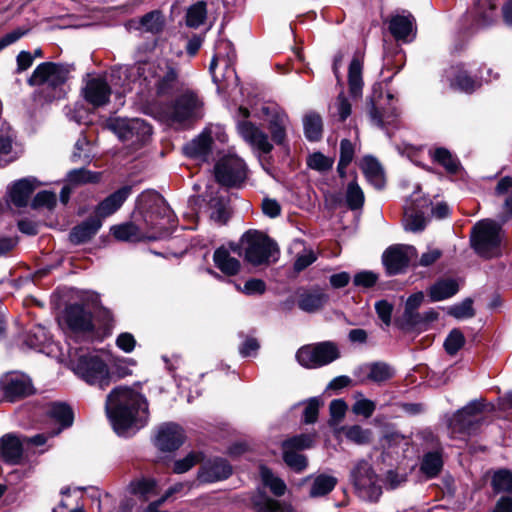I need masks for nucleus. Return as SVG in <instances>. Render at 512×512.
I'll return each instance as SVG.
<instances>
[{"label":"nucleus","mask_w":512,"mask_h":512,"mask_svg":"<svg viewBox=\"0 0 512 512\" xmlns=\"http://www.w3.org/2000/svg\"><path fill=\"white\" fill-rule=\"evenodd\" d=\"M138 208L142 215L145 233L134 223L127 222L110 228L111 234L119 241L138 242L144 239L156 240L167 233L174 222V214L165 199L156 191L143 192L138 199Z\"/></svg>","instance_id":"f257e3e1"},{"label":"nucleus","mask_w":512,"mask_h":512,"mask_svg":"<svg viewBox=\"0 0 512 512\" xmlns=\"http://www.w3.org/2000/svg\"><path fill=\"white\" fill-rule=\"evenodd\" d=\"M107 416L114 431L127 436L148 423V402L144 395L125 386L114 388L105 403Z\"/></svg>","instance_id":"f03ea898"},{"label":"nucleus","mask_w":512,"mask_h":512,"mask_svg":"<svg viewBox=\"0 0 512 512\" xmlns=\"http://www.w3.org/2000/svg\"><path fill=\"white\" fill-rule=\"evenodd\" d=\"M113 74L119 78L122 76L128 80L123 83L125 89H133L130 86V79L133 85L143 89H155L158 96L169 95L175 88L178 80L177 69L169 62L155 64H137L131 67H120Z\"/></svg>","instance_id":"7ed1b4c3"},{"label":"nucleus","mask_w":512,"mask_h":512,"mask_svg":"<svg viewBox=\"0 0 512 512\" xmlns=\"http://www.w3.org/2000/svg\"><path fill=\"white\" fill-rule=\"evenodd\" d=\"M68 74L69 69L65 65L44 62L34 69L27 82L30 86L38 87L37 96L44 102L50 103L64 97V84Z\"/></svg>","instance_id":"20e7f679"},{"label":"nucleus","mask_w":512,"mask_h":512,"mask_svg":"<svg viewBox=\"0 0 512 512\" xmlns=\"http://www.w3.org/2000/svg\"><path fill=\"white\" fill-rule=\"evenodd\" d=\"M69 358L72 370L89 385L105 389L111 376L106 363L95 352L72 347L69 344Z\"/></svg>","instance_id":"39448f33"},{"label":"nucleus","mask_w":512,"mask_h":512,"mask_svg":"<svg viewBox=\"0 0 512 512\" xmlns=\"http://www.w3.org/2000/svg\"><path fill=\"white\" fill-rule=\"evenodd\" d=\"M203 103L192 91H185L173 103L159 107V116L169 124H182L202 117Z\"/></svg>","instance_id":"423d86ee"},{"label":"nucleus","mask_w":512,"mask_h":512,"mask_svg":"<svg viewBox=\"0 0 512 512\" xmlns=\"http://www.w3.org/2000/svg\"><path fill=\"white\" fill-rule=\"evenodd\" d=\"M236 55L230 42L221 40L216 45L209 70L213 81L223 87L237 86L239 79L233 67Z\"/></svg>","instance_id":"0eeeda50"},{"label":"nucleus","mask_w":512,"mask_h":512,"mask_svg":"<svg viewBox=\"0 0 512 512\" xmlns=\"http://www.w3.org/2000/svg\"><path fill=\"white\" fill-rule=\"evenodd\" d=\"M106 127L112 131L119 140L132 148L143 145L151 136V127L142 119L110 118Z\"/></svg>","instance_id":"6e6552de"},{"label":"nucleus","mask_w":512,"mask_h":512,"mask_svg":"<svg viewBox=\"0 0 512 512\" xmlns=\"http://www.w3.org/2000/svg\"><path fill=\"white\" fill-rule=\"evenodd\" d=\"M500 230V226L490 219L479 221L473 227L471 242L477 254L485 258L499 254Z\"/></svg>","instance_id":"1a4fd4ad"},{"label":"nucleus","mask_w":512,"mask_h":512,"mask_svg":"<svg viewBox=\"0 0 512 512\" xmlns=\"http://www.w3.org/2000/svg\"><path fill=\"white\" fill-rule=\"evenodd\" d=\"M351 480L358 496L369 502H376L382 494L380 479L366 461L358 462L351 471Z\"/></svg>","instance_id":"9d476101"},{"label":"nucleus","mask_w":512,"mask_h":512,"mask_svg":"<svg viewBox=\"0 0 512 512\" xmlns=\"http://www.w3.org/2000/svg\"><path fill=\"white\" fill-rule=\"evenodd\" d=\"M242 241L245 244V258L253 265L269 262L278 252L276 244L261 232H248Z\"/></svg>","instance_id":"9b49d317"},{"label":"nucleus","mask_w":512,"mask_h":512,"mask_svg":"<svg viewBox=\"0 0 512 512\" xmlns=\"http://www.w3.org/2000/svg\"><path fill=\"white\" fill-rule=\"evenodd\" d=\"M338 357V348L332 342L305 345L296 353L298 363L305 368L321 367L333 362Z\"/></svg>","instance_id":"f8f14e48"},{"label":"nucleus","mask_w":512,"mask_h":512,"mask_svg":"<svg viewBox=\"0 0 512 512\" xmlns=\"http://www.w3.org/2000/svg\"><path fill=\"white\" fill-rule=\"evenodd\" d=\"M217 182L232 187L241 184L247 177L245 162L237 155H225L214 167Z\"/></svg>","instance_id":"ddd939ff"},{"label":"nucleus","mask_w":512,"mask_h":512,"mask_svg":"<svg viewBox=\"0 0 512 512\" xmlns=\"http://www.w3.org/2000/svg\"><path fill=\"white\" fill-rule=\"evenodd\" d=\"M258 117L267 123L272 141L277 145H283L291 127L287 113L276 105H263Z\"/></svg>","instance_id":"4468645a"},{"label":"nucleus","mask_w":512,"mask_h":512,"mask_svg":"<svg viewBox=\"0 0 512 512\" xmlns=\"http://www.w3.org/2000/svg\"><path fill=\"white\" fill-rule=\"evenodd\" d=\"M239 114L244 118V120L238 121L237 123L239 135L254 150L264 154L270 153L273 149V145L270 143L268 135L255 124L246 120L249 117V110L247 108L240 107Z\"/></svg>","instance_id":"2eb2a0df"},{"label":"nucleus","mask_w":512,"mask_h":512,"mask_svg":"<svg viewBox=\"0 0 512 512\" xmlns=\"http://www.w3.org/2000/svg\"><path fill=\"white\" fill-rule=\"evenodd\" d=\"M417 251L411 245H393L385 250L382 261L389 275L403 272L416 257Z\"/></svg>","instance_id":"dca6fc26"},{"label":"nucleus","mask_w":512,"mask_h":512,"mask_svg":"<svg viewBox=\"0 0 512 512\" xmlns=\"http://www.w3.org/2000/svg\"><path fill=\"white\" fill-rule=\"evenodd\" d=\"M483 405L480 401L474 400L462 409L458 410L449 420V429L452 437L470 435L472 433L475 415L482 411Z\"/></svg>","instance_id":"f3484780"},{"label":"nucleus","mask_w":512,"mask_h":512,"mask_svg":"<svg viewBox=\"0 0 512 512\" xmlns=\"http://www.w3.org/2000/svg\"><path fill=\"white\" fill-rule=\"evenodd\" d=\"M232 474V466L223 458L215 457L203 462L198 469L196 481L212 484L226 480Z\"/></svg>","instance_id":"a211bd4d"},{"label":"nucleus","mask_w":512,"mask_h":512,"mask_svg":"<svg viewBox=\"0 0 512 512\" xmlns=\"http://www.w3.org/2000/svg\"><path fill=\"white\" fill-rule=\"evenodd\" d=\"M0 385L5 398L11 402L33 393L31 380L24 374H7L1 379Z\"/></svg>","instance_id":"6ab92c4d"},{"label":"nucleus","mask_w":512,"mask_h":512,"mask_svg":"<svg viewBox=\"0 0 512 512\" xmlns=\"http://www.w3.org/2000/svg\"><path fill=\"white\" fill-rule=\"evenodd\" d=\"M183 429L175 423H165L158 429L155 444L162 451L177 450L184 442Z\"/></svg>","instance_id":"aec40b11"},{"label":"nucleus","mask_w":512,"mask_h":512,"mask_svg":"<svg viewBox=\"0 0 512 512\" xmlns=\"http://www.w3.org/2000/svg\"><path fill=\"white\" fill-rule=\"evenodd\" d=\"M84 99L94 107L104 106L109 102L111 88L101 77L87 79L82 90Z\"/></svg>","instance_id":"412c9836"},{"label":"nucleus","mask_w":512,"mask_h":512,"mask_svg":"<svg viewBox=\"0 0 512 512\" xmlns=\"http://www.w3.org/2000/svg\"><path fill=\"white\" fill-rule=\"evenodd\" d=\"M67 328L74 334L93 330L92 315L81 305L69 306L64 315Z\"/></svg>","instance_id":"4be33fe9"},{"label":"nucleus","mask_w":512,"mask_h":512,"mask_svg":"<svg viewBox=\"0 0 512 512\" xmlns=\"http://www.w3.org/2000/svg\"><path fill=\"white\" fill-rule=\"evenodd\" d=\"M394 374V369L384 362L365 364L355 371V375L360 378L361 382L370 380L377 384H381L391 379Z\"/></svg>","instance_id":"5701e85b"},{"label":"nucleus","mask_w":512,"mask_h":512,"mask_svg":"<svg viewBox=\"0 0 512 512\" xmlns=\"http://www.w3.org/2000/svg\"><path fill=\"white\" fill-rule=\"evenodd\" d=\"M40 182L33 177H27L14 182L8 190L10 201L17 207H24Z\"/></svg>","instance_id":"b1692460"},{"label":"nucleus","mask_w":512,"mask_h":512,"mask_svg":"<svg viewBox=\"0 0 512 512\" xmlns=\"http://www.w3.org/2000/svg\"><path fill=\"white\" fill-rule=\"evenodd\" d=\"M414 24V17L410 13L403 11L402 14H395L391 17L389 31L395 39L409 41L415 36Z\"/></svg>","instance_id":"393cba45"},{"label":"nucleus","mask_w":512,"mask_h":512,"mask_svg":"<svg viewBox=\"0 0 512 512\" xmlns=\"http://www.w3.org/2000/svg\"><path fill=\"white\" fill-rule=\"evenodd\" d=\"M451 87L460 91L471 93L480 86V83L469 76L468 71L463 65L451 67L446 72Z\"/></svg>","instance_id":"a878e982"},{"label":"nucleus","mask_w":512,"mask_h":512,"mask_svg":"<svg viewBox=\"0 0 512 512\" xmlns=\"http://www.w3.org/2000/svg\"><path fill=\"white\" fill-rule=\"evenodd\" d=\"M212 144L211 134L205 130L184 146V152L191 158L207 161L211 153Z\"/></svg>","instance_id":"bb28decb"},{"label":"nucleus","mask_w":512,"mask_h":512,"mask_svg":"<svg viewBox=\"0 0 512 512\" xmlns=\"http://www.w3.org/2000/svg\"><path fill=\"white\" fill-rule=\"evenodd\" d=\"M131 193V187L125 186L105 198L96 208L99 219L110 216L116 212Z\"/></svg>","instance_id":"cd10ccee"},{"label":"nucleus","mask_w":512,"mask_h":512,"mask_svg":"<svg viewBox=\"0 0 512 512\" xmlns=\"http://www.w3.org/2000/svg\"><path fill=\"white\" fill-rule=\"evenodd\" d=\"M306 481H311L309 489V496L311 498L323 497L329 494L338 482L336 477L328 474L310 475L306 477L302 483Z\"/></svg>","instance_id":"c85d7f7f"},{"label":"nucleus","mask_w":512,"mask_h":512,"mask_svg":"<svg viewBox=\"0 0 512 512\" xmlns=\"http://www.w3.org/2000/svg\"><path fill=\"white\" fill-rule=\"evenodd\" d=\"M328 301V296L320 289L302 292L298 297V307L307 313L319 311Z\"/></svg>","instance_id":"c756f323"},{"label":"nucleus","mask_w":512,"mask_h":512,"mask_svg":"<svg viewBox=\"0 0 512 512\" xmlns=\"http://www.w3.org/2000/svg\"><path fill=\"white\" fill-rule=\"evenodd\" d=\"M215 266L225 275L234 276L241 268L240 261L231 255V252L224 246L219 247L213 254Z\"/></svg>","instance_id":"7c9ffc66"},{"label":"nucleus","mask_w":512,"mask_h":512,"mask_svg":"<svg viewBox=\"0 0 512 512\" xmlns=\"http://www.w3.org/2000/svg\"><path fill=\"white\" fill-rule=\"evenodd\" d=\"M102 226V220L98 217H91L74 227L70 233V241L74 244H81L90 240Z\"/></svg>","instance_id":"2f4dec72"},{"label":"nucleus","mask_w":512,"mask_h":512,"mask_svg":"<svg viewBox=\"0 0 512 512\" xmlns=\"http://www.w3.org/2000/svg\"><path fill=\"white\" fill-rule=\"evenodd\" d=\"M1 453L4 460L10 464H18L21 461L22 443L16 436L5 435L0 440Z\"/></svg>","instance_id":"473e14b6"},{"label":"nucleus","mask_w":512,"mask_h":512,"mask_svg":"<svg viewBox=\"0 0 512 512\" xmlns=\"http://www.w3.org/2000/svg\"><path fill=\"white\" fill-rule=\"evenodd\" d=\"M362 170L368 180L376 189L385 186V177L380 163L373 157H365L362 161Z\"/></svg>","instance_id":"72a5a7b5"},{"label":"nucleus","mask_w":512,"mask_h":512,"mask_svg":"<svg viewBox=\"0 0 512 512\" xmlns=\"http://www.w3.org/2000/svg\"><path fill=\"white\" fill-rule=\"evenodd\" d=\"M424 299L422 292H417L408 297L405 303V311L403 314V321L407 326L420 325L421 314L416 310L421 305Z\"/></svg>","instance_id":"f704fd0d"},{"label":"nucleus","mask_w":512,"mask_h":512,"mask_svg":"<svg viewBox=\"0 0 512 512\" xmlns=\"http://www.w3.org/2000/svg\"><path fill=\"white\" fill-rule=\"evenodd\" d=\"M458 291V284L455 280L444 279L436 282L430 287L429 296L432 301H442L452 297Z\"/></svg>","instance_id":"c9c22d12"},{"label":"nucleus","mask_w":512,"mask_h":512,"mask_svg":"<svg viewBox=\"0 0 512 512\" xmlns=\"http://www.w3.org/2000/svg\"><path fill=\"white\" fill-rule=\"evenodd\" d=\"M48 414L52 419H54L56 422L60 424V428H58V430L53 435L60 433L62 429L72 425V410L68 405L64 403L51 404Z\"/></svg>","instance_id":"e433bc0d"},{"label":"nucleus","mask_w":512,"mask_h":512,"mask_svg":"<svg viewBox=\"0 0 512 512\" xmlns=\"http://www.w3.org/2000/svg\"><path fill=\"white\" fill-rule=\"evenodd\" d=\"M260 477L263 485L275 495L283 496L286 493L287 486L285 482L276 476L268 467L260 466Z\"/></svg>","instance_id":"4c0bfd02"},{"label":"nucleus","mask_w":512,"mask_h":512,"mask_svg":"<svg viewBox=\"0 0 512 512\" xmlns=\"http://www.w3.org/2000/svg\"><path fill=\"white\" fill-rule=\"evenodd\" d=\"M292 249H299L294 262V270L296 272L303 271L317 259V256L312 249L303 247V242L301 240H295L292 244Z\"/></svg>","instance_id":"58836bf2"},{"label":"nucleus","mask_w":512,"mask_h":512,"mask_svg":"<svg viewBox=\"0 0 512 512\" xmlns=\"http://www.w3.org/2000/svg\"><path fill=\"white\" fill-rule=\"evenodd\" d=\"M348 82L350 93L357 97L361 94L362 81V62L359 58L354 57L349 65Z\"/></svg>","instance_id":"ea45409f"},{"label":"nucleus","mask_w":512,"mask_h":512,"mask_svg":"<svg viewBox=\"0 0 512 512\" xmlns=\"http://www.w3.org/2000/svg\"><path fill=\"white\" fill-rule=\"evenodd\" d=\"M475 14L480 26L493 22L496 16V3L494 0H478L475 4Z\"/></svg>","instance_id":"a19ab883"},{"label":"nucleus","mask_w":512,"mask_h":512,"mask_svg":"<svg viewBox=\"0 0 512 512\" xmlns=\"http://www.w3.org/2000/svg\"><path fill=\"white\" fill-rule=\"evenodd\" d=\"M207 18V5L204 1H197L186 12V24L191 28H198Z\"/></svg>","instance_id":"79ce46f5"},{"label":"nucleus","mask_w":512,"mask_h":512,"mask_svg":"<svg viewBox=\"0 0 512 512\" xmlns=\"http://www.w3.org/2000/svg\"><path fill=\"white\" fill-rule=\"evenodd\" d=\"M304 133L308 140L317 141L322 136V119L316 113H309L303 119Z\"/></svg>","instance_id":"37998d69"},{"label":"nucleus","mask_w":512,"mask_h":512,"mask_svg":"<svg viewBox=\"0 0 512 512\" xmlns=\"http://www.w3.org/2000/svg\"><path fill=\"white\" fill-rule=\"evenodd\" d=\"M253 504L259 512H293L290 506L282 505L261 493L254 497Z\"/></svg>","instance_id":"c03bdc74"},{"label":"nucleus","mask_w":512,"mask_h":512,"mask_svg":"<svg viewBox=\"0 0 512 512\" xmlns=\"http://www.w3.org/2000/svg\"><path fill=\"white\" fill-rule=\"evenodd\" d=\"M163 26L164 19L162 14L159 11H152L140 19L139 26L137 28L145 32L156 34L163 29Z\"/></svg>","instance_id":"a18cd8bd"},{"label":"nucleus","mask_w":512,"mask_h":512,"mask_svg":"<svg viewBox=\"0 0 512 512\" xmlns=\"http://www.w3.org/2000/svg\"><path fill=\"white\" fill-rule=\"evenodd\" d=\"M129 490L132 494L140 496L143 500H147L155 494L156 481L153 479L136 480L130 483Z\"/></svg>","instance_id":"49530a36"},{"label":"nucleus","mask_w":512,"mask_h":512,"mask_svg":"<svg viewBox=\"0 0 512 512\" xmlns=\"http://www.w3.org/2000/svg\"><path fill=\"white\" fill-rule=\"evenodd\" d=\"M432 157L435 162L443 166L448 172L455 173L459 167V161L450 151L445 148H437L433 151Z\"/></svg>","instance_id":"de8ad7c7"},{"label":"nucleus","mask_w":512,"mask_h":512,"mask_svg":"<svg viewBox=\"0 0 512 512\" xmlns=\"http://www.w3.org/2000/svg\"><path fill=\"white\" fill-rule=\"evenodd\" d=\"M442 466L443 461L440 453L429 452L423 457L421 470L428 477H434L440 472Z\"/></svg>","instance_id":"09e8293b"},{"label":"nucleus","mask_w":512,"mask_h":512,"mask_svg":"<svg viewBox=\"0 0 512 512\" xmlns=\"http://www.w3.org/2000/svg\"><path fill=\"white\" fill-rule=\"evenodd\" d=\"M492 487L495 492L512 491V472L507 469L496 471L492 477Z\"/></svg>","instance_id":"8fccbe9b"},{"label":"nucleus","mask_w":512,"mask_h":512,"mask_svg":"<svg viewBox=\"0 0 512 512\" xmlns=\"http://www.w3.org/2000/svg\"><path fill=\"white\" fill-rule=\"evenodd\" d=\"M364 193L356 181L348 184L346 190V203L351 210L359 209L364 204Z\"/></svg>","instance_id":"3c124183"},{"label":"nucleus","mask_w":512,"mask_h":512,"mask_svg":"<svg viewBox=\"0 0 512 512\" xmlns=\"http://www.w3.org/2000/svg\"><path fill=\"white\" fill-rule=\"evenodd\" d=\"M405 230L411 232L422 231L426 226V219L422 213L415 212L405 208V217L403 221Z\"/></svg>","instance_id":"603ef678"},{"label":"nucleus","mask_w":512,"mask_h":512,"mask_svg":"<svg viewBox=\"0 0 512 512\" xmlns=\"http://www.w3.org/2000/svg\"><path fill=\"white\" fill-rule=\"evenodd\" d=\"M283 460L288 467L297 473L304 471L308 466L306 456L287 449H283Z\"/></svg>","instance_id":"864d4df0"},{"label":"nucleus","mask_w":512,"mask_h":512,"mask_svg":"<svg viewBox=\"0 0 512 512\" xmlns=\"http://www.w3.org/2000/svg\"><path fill=\"white\" fill-rule=\"evenodd\" d=\"M203 459L201 452H190L184 458L176 460L173 464V472L182 474L189 471L196 464L200 463Z\"/></svg>","instance_id":"5fc2aeb1"},{"label":"nucleus","mask_w":512,"mask_h":512,"mask_svg":"<svg viewBox=\"0 0 512 512\" xmlns=\"http://www.w3.org/2000/svg\"><path fill=\"white\" fill-rule=\"evenodd\" d=\"M333 117H338L340 121H345L351 114V104L343 93H340L335 102L330 106Z\"/></svg>","instance_id":"6e6d98bb"},{"label":"nucleus","mask_w":512,"mask_h":512,"mask_svg":"<svg viewBox=\"0 0 512 512\" xmlns=\"http://www.w3.org/2000/svg\"><path fill=\"white\" fill-rule=\"evenodd\" d=\"M369 114L372 122L379 127L393 123L397 116L395 108L389 112H381L374 102L371 103Z\"/></svg>","instance_id":"4d7b16f0"},{"label":"nucleus","mask_w":512,"mask_h":512,"mask_svg":"<svg viewBox=\"0 0 512 512\" xmlns=\"http://www.w3.org/2000/svg\"><path fill=\"white\" fill-rule=\"evenodd\" d=\"M334 160L325 156L321 152L310 154L307 158V165L309 168L318 172H325L332 168Z\"/></svg>","instance_id":"13d9d810"},{"label":"nucleus","mask_w":512,"mask_h":512,"mask_svg":"<svg viewBox=\"0 0 512 512\" xmlns=\"http://www.w3.org/2000/svg\"><path fill=\"white\" fill-rule=\"evenodd\" d=\"M313 443V437L307 434H301L285 440L282 444L283 449L297 452L310 448Z\"/></svg>","instance_id":"bf43d9fd"},{"label":"nucleus","mask_w":512,"mask_h":512,"mask_svg":"<svg viewBox=\"0 0 512 512\" xmlns=\"http://www.w3.org/2000/svg\"><path fill=\"white\" fill-rule=\"evenodd\" d=\"M465 337L463 333L458 329H453L447 336L444 347L448 354H456L464 345Z\"/></svg>","instance_id":"052dcab7"},{"label":"nucleus","mask_w":512,"mask_h":512,"mask_svg":"<svg viewBox=\"0 0 512 512\" xmlns=\"http://www.w3.org/2000/svg\"><path fill=\"white\" fill-rule=\"evenodd\" d=\"M345 436L356 444H366L370 441L371 431L359 425H353L345 429Z\"/></svg>","instance_id":"680f3d73"},{"label":"nucleus","mask_w":512,"mask_h":512,"mask_svg":"<svg viewBox=\"0 0 512 512\" xmlns=\"http://www.w3.org/2000/svg\"><path fill=\"white\" fill-rule=\"evenodd\" d=\"M376 408L375 402L364 398L361 394L356 398L355 403L352 406V411L356 415H361L365 418L372 416Z\"/></svg>","instance_id":"e2e57ef3"},{"label":"nucleus","mask_w":512,"mask_h":512,"mask_svg":"<svg viewBox=\"0 0 512 512\" xmlns=\"http://www.w3.org/2000/svg\"><path fill=\"white\" fill-rule=\"evenodd\" d=\"M73 160L74 161H82L84 163H89L91 161V149L90 143L86 139V137L81 136L77 142L75 143V150L73 152Z\"/></svg>","instance_id":"0e129e2a"},{"label":"nucleus","mask_w":512,"mask_h":512,"mask_svg":"<svg viewBox=\"0 0 512 512\" xmlns=\"http://www.w3.org/2000/svg\"><path fill=\"white\" fill-rule=\"evenodd\" d=\"M98 180V175L93 174L92 172L86 169H75L68 173V181L71 184H83L89 182H96Z\"/></svg>","instance_id":"69168bd1"},{"label":"nucleus","mask_w":512,"mask_h":512,"mask_svg":"<svg viewBox=\"0 0 512 512\" xmlns=\"http://www.w3.org/2000/svg\"><path fill=\"white\" fill-rule=\"evenodd\" d=\"M448 313H449V315H451L457 319H464V318L472 317L474 315L472 300L465 299L460 304L453 305L452 307L449 308Z\"/></svg>","instance_id":"338daca9"},{"label":"nucleus","mask_w":512,"mask_h":512,"mask_svg":"<svg viewBox=\"0 0 512 512\" xmlns=\"http://www.w3.org/2000/svg\"><path fill=\"white\" fill-rule=\"evenodd\" d=\"M13 135L10 127L0 120V155H7L12 150Z\"/></svg>","instance_id":"774afa93"}]
</instances>
